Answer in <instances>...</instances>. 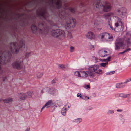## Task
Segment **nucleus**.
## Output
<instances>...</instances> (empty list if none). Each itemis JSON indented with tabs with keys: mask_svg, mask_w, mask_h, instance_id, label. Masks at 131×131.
<instances>
[{
	"mask_svg": "<svg viewBox=\"0 0 131 131\" xmlns=\"http://www.w3.org/2000/svg\"><path fill=\"white\" fill-rule=\"evenodd\" d=\"M124 39L123 38L117 39L115 42V49L118 51L121 49H124L125 48L129 46L131 43V37L127 39L124 43Z\"/></svg>",
	"mask_w": 131,
	"mask_h": 131,
	"instance_id": "f257e3e1",
	"label": "nucleus"
},
{
	"mask_svg": "<svg viewBox=\"0 0 131 131\" xmlns=\"http://www.w3.org/2000/svg\"><path fill=\"white\" fill-rule=\"evenodd\" d=\"M31 29L33 33H35L37 30L42 34H46L49 32V30L48 27H45L44 24L42 22H39L38 24V27L37 28L35 23L32 25Z\"/></svg>",
	"mask_w": 131,
	"mask_h": 131,
	"instance_id": "f03ea898",
	"label": "nucleus"
},
{
	"mask_svg": "<svg viewBox=\"0 0 131 131\" xmlns=\"http://www.w3.org/2000/svg\"><path fill=\"white\" fill-rule=\"evenodd\" d=\"M19 44L17 42H12L10 43L9 48L11 52L13 54H17L20 48H25L24 41L21 39Z\"/></svg>",
	"mask_w": 131,
	"mask_h": 131,
	"instance_id": "7ed1b4c3",
	"label": "nucleus"
},
{
	"mask_svg": "<svg viewBox=\"0 0 131 131\" xmlns=\"http://www.w3.org/2000/svg\"><path fill=\"white\" fill-rule=\"evenodd\" d=\"M95 5L96 7L99 8L102 12H103V11L108 12L111 9V7L110 3L106 2L105 5L104 6L101 4L100 0H96V3Z\"/></svg>",
	"mask_w": 131,
	"mask_h": 131,
	"instance_id": "20e7f679",
	"label": "nucleus"
},
{
	"mask_svg": "<svg viewBox=\"0 0 131 131\" xmlns=\"http://www.w3.org/2000/svg\"><path fill=\"white\" fill-rule=\"evenodd\" d=\"M50 34L52 36L55 37H59L60 39L65 38L64 32L59 29H53L50 32Z\"/></svg>",
	"mask_w": 131,
	"mask_h": 131,
	"instance_id": "39448f33",
	"label": "nucleus"
},
{
	"mask_svg": "<svg viewBox=\"0 0 131 131\" xmlns=\"http://www.w3.org/2000/svg\"><path fill=\"white\" fill-rule=\"evenodd\" d=\"M117 21L115 23V28H113L114 31L117 32H121L124 29V24L121 20L118 17H117Z\"/></svg>",
	"mask_w": 131,
	"mask_h": 131,
	"instance_id": "423d86ee",
	"label": "nucleus"
},
{
	"mask_svg": "<svg viewBox=\"0 0 131 131\" xmlns=\"http://www.w3.org/2000/svg\"><path fill=\"white\" fill-rule=\"evenodd\" d=\"M75 20L70 17L69 18L68 21H66L65 27L67 29H71L75 27Z\"/></svg>",
	"mask_w": 131,
	"mask_h": 131,
	"instance_id": "0eeeda50",
	"label": "nucleus"
},
{
	"mask_svg": "<svg viewBox=\"0 0 131 131\" xmlns=\"http://www.w3.org/2000/svg\"><path fill=\"white\" fill-rule=\"evenodd\" d=\"M99 37L103 41H111L113 40L112 35L108 33L101 34L99 35Z\"/></svg>",
	"mask_w": 131,
	"mask_h": 131,
	"instance_id": "6e6552de",
	"label": "nucleus"
},
{
	"mask_svg": "<svg viewBox=\"0 0 131 131\" xmlns=\"http://www.w3.org/2000/svg\"><path fill=\"white\" fill-rule=\"evenodd\" d=\"M99 67V66L97 65L89 66L87 68L88 73L89 76L90 77H94V75L93 72H95Z\"/></svg>",
	"mask_w": 131,
	"mask_h": 131,
	"instance_id": "1a4fd4ad",
	"label": "nucleus"
},
{
	"mask_svg": "<svg viewBox=\"0 0 131 131\" xmlns=\"http://www.w3.org/2000/svg\"><path fill=\"white\" fill-rule=\"evenodd\" d=\"M45 91L47 92L51 95H55L58 93V91L52 87L51 88H45L41 90V92L43 93H44V92Z\"/></svg>",
	"mask_w": 131,
	"mask_h": 131,
	"instance_id": "9d476101",
	"label": "nucleus"
},
{
	"mask_svg": "<svg viewBox=\"0 0 131 131\" xmlns=\"http://www.w3.org/2000/svg\"><path fill=\"white\" fill-rule=\"evenodd\" d=\"M109 51L106 49H102L100 50L99 51V55L101 57L108 56L109 55Z\"/></svg>",
	"mask_w": 131,
	"mask_h": 131,
	"instance_id": "9b49d317",
	"label": "nucleus"
},
{
	"mask_svg": "<svg viewBox=\"0 0 131 131\" xmlns=\"http://www.w3.org/2000/svg\"><path fill=\"white\" fill-rule=\"evenodd\" d=\"M22 60H17L12 64L13 67L17 69H20L21 68V62Z\"/></svg>",
	"mask_w": 131,
	"mask_h": 131,
	"instance_id": "f8f14e48",
	"label": "nucleus"
},
{
	"mask_svg": "<svg viewBox=\"0 0 131 131\" xmlns=\"http://www.w3.org/2000/svg\"><path fill=\"white\" fill-rule=\"evenodd\" d=\"M46 13V12L45 11H41L39 13V14L40 16L43 17L45 20L47 21L50 24V21L48 20L47 19L46 17L45 16V14Z\"/></svg>",
	"mask_w": 131,
	"mask_h": 131,
	"instance_id": "ddd939ff",
	"label": "nucleus"
},
{
	"mask_svg": "<svg viewBox=\"0 0 131 131\" xmlns=\"http://www.w3.org/2000/svg\"><path fill=\"white\" fill-rule=\"evenodd\" d=\"M53 104V101L51 100H49L46 103L45 105L43 106L41 109V112L42 110L45 107L47 108L50 107Z\"/></svg>",
	"mask_w": 131,
	"mask_h": 131,
	"instance_id": "4468645a",
	"label": "nucleus"
},
{
	"mask_svg": "<svg viewBox=\"0 0 131 131\" xmlns=\"http://www.w3.org/2000/svg\"><path fill=\"white\" fill-rule=\"evenodd\" d=\"M86 36L87 38L91 39H94L95 37V35L93 32H88Z\"/></svg>",
	"mask_w": 131,
	"mask_h": 131,
	"instance_id": "2eb2a0df",
	"label": "nucleus"
},
{
	"mask_svg": "<svg viewBox=\"0 0 131 131\" xmlns=\"http://www.w3.org/2000/svg\"><path fill=\"white\" fill-rule=\"evenodd\" d=\"M69 108V106L68 105H65L61 111L62 114L63 115H65L66 114V112L68 110Z\"/></svg>",
	"mask_w": 131,
	"mask_h": 131,
	"instance_id": "dca6fc26",
	"label": "nucleus"
},
{
	"mask_svg": "<svg viewBox=\"0 0 131 131\" xmlns=\"http://www.w3.org/2000/svg\"><path fill=\"white\" fill-rule=\"evenodd\" d=\"M80 77L83 78H85L88 75V71L85 72L83 71H80Z\"/></svg>",
	"mask_w": 131,
	"mask_h": 131,
	"instance_id": "f3484780",
	"label": "nucleus"
},
{
	"mask_svg": "<svg viewBox=\"0 0 131 131\" xmlns=\"http://www.w3.org/2000/svg\"><path fill=\"white\" fill-rule=\"evenodd\" d=\"M125 86V84L123 83H117L116 85V87L118 88H122Z\"/></svg>",
	"mask_w": 131,
	"mask_h": 131,
	"instance_id": "a211bd4d",
	"label": "nucleus"
},
{
	"mask_svg": "<svg viewBox=\"0 0 131 131\" xmlns=\"http://www.w3.org/2000/svg\"><path fill=\"white\" fill-rule=\"evenodd\" d=\"M118 13V15L122 18H123L126 14V11L124 12H123L120 10H118L117 12Z\"/></svg>",
	"mask_w": 131,
	"mask_h": 131,
	"instance_id": "6ab92c4d",
	"label": "nucleus"
},
{
	"mask_svg": "<svg viewBox=\"0 0 131 131\" xmlns=\"http://www.w3.org/2000/svg\"><path fill=\"white\" fill-rule=\"evenodd\" d=\"M113 15L112 13H107L104 14L103 16V17L106 19H108L110 17Z\"/></svg>",
	"mask_w": 131,
	"mask_h": 131,
	"instance_id": "aec40b11",
	"label": "nucleus"
},
{
	"mask_svg": "<svg viewBox=\"0 0 131 131\" xmlns=\"http://www.w3.org/2000/svg\"><path fill=\"white\" fill-rule=\"evenodd\" d=\"M130 94H128L127 95H125L123 93H120V94H117L116 95V96H119V97H122L124 98H126L127 97L128 95H129Z\"/></svg>",
	"mask_w": 131,
	"mask_h": 131,
	"instance_id": "412c9836",
	"label": "nucleus"
},
{
	"mask_svg": "<svg viewBox=\"0 0 131 131\" xmlns=\"http://www.w3.org/2000/svg\"><path fill=\"white\" fill-rule=\"evenodd\" d=\"M56 5L57 6L58 9L60 8L61 6V1L59 0H58L55 3Z\"/></svg>",
	"mask_w": 131,
	"mask_h": 131,
	"instance_id": "4be33fe9",
	"label": "nucleus"
},
{
	"mask_svg": "<svg viewBox=\"0 0 131 131\" xmlns=\"http://www.w3.org/2000/svg\"><path fill=\"white\" fill-rule=\"evenodd\" d=\"M20 98L21 99L23 100H24L25 99V98L26 97V95L25 94H22L21 93L19 95Z\"/></svg>",
	"mask_w": 131,
	"mask_h": 131,
	"instance_id": "5701e85b",
	"label": "nucleus"
},
{
	"mask_svg": "<svg viewBox=\"0 0 131 131\" xmlns=\"http://www.w3.org/2000/svg\"><path fill=\"white\" fill-rule=\"evenodd\" d=\"M43 73L38 72L36 74V76L38 78H39L41 77L43 75Z\"/></svg>",
	"mask_w": 131,
	"mask_h": 131,
	"instance_id": "b1692460",
	"label": "nucleus"
},
{
	"mask_svg": "<svg viewBox=\"0 0 131 131\" xmlns=\"http://www.w3.org/2000/svg\"><path fill=\"white\" fill-rule=\"evenodd\" d=\"M12 99L11 98H8L3 100L4 103H9L12 101Z\"/></svg>",
	"mask_w": 131,
	"mask_h": 131,
	"instance_id": "393cba45",
	"label": "nucleus"
},
{
	"mask_svg": "<svg viewBox=\"0 0 131 131\" xmlns=\"http://www.w3.org/2000/svg\"><path fill=\"white\" fill-rule=\"evenodd\" d=\"M119 119L121 121L122 123L124 124V123L125 119L124 118V116L122 114L120 115Z\"/></svg>",
	"mask_w": 131,
	"mask_h": 131,
	"instance_id": "a878e982",
	"label": "nucleus"
},
{
	"mask_svg": "<svg viewBox=\"0 0 131 131\" xmlns=\"http://www.w3.org/2000/svg\"><path fill=\"white\" fill-rule=\"evenodd\" d=\"M69 9L70 11L72 13H75L76 9L75 8L71 7L69 8Z\"/></svg>",
	"mask_w": 131,
	"mask_h": 131,
	"instance_id": "bb28decb",
	"label": "nucleus"
},
{
	"mask_svg": "<svg viewBox=\"0 0 131 131\" xmlns=\"http://www.w3.org/2000/svg\"><path fill=\"white\" fill-rule=\"evenodd\" d=\"M82 119L81 118H78L74 120V122L79 124L81 122Z\"/></svg>",
	"mask_w": 131,
	"mask_h": 131,
	"instance_id": "cd10ccee",
	"label": "nucleus"
},
{
	"mask_svg": "<svg viewBox=\"0 0 131 131\" xmlns=\"http://www.w3.org/2000/svg\"><path fill=\"white\" fill-rule=\"evenodd\" d=\"M108 64V63L107 62L106 63H100V66L103 67H105Z\"/></svg>",
	"mask_w": 131,
	"mask_h": 131,
	"instance_id": "c85d7f7f",
	"label": "nucleus"
},
{
	"mask_svg": "<svg viewBox=\"0 0 131 131\" xmlns=\"http://www.w3.org/2000/svg\"><path fill=\"white\" fill-rule=\"evenodd\" d=\"M131 50V49L130 48H129L127 49H126L124 51H123L122 52H121L119 53V54H123L125 52L129 51Z\"/></svg>",
	"mask_w": 131,
	"mask_h": 131,
	"instance_id": "c756f323",
	"label": "nucleus"
},
{
	"mask_svg": "<svg viewBox=\"0 0 131 131\" xmlns=\"http://www.w3.org/2000/svg\"><path fill=\"white\" fill-rule=\"evenodd\" d=\"M110 57L108 56L107 57V58L106 59H101V61H110Z\"/></svg>",
	"mask_w": 131,
	"mask_h": 131,
	"instance_id": "7c9ffc66",
	"label": "nucleus"
},
{
	"mask_svg": "<svg viewBox=\"0 0 131 131\" xmlns=\"http://www.w3.org/2000/svg\"><path fill=\"white\" fill-rule=\"evenodd\" d=\"M74 74L76 76L79 77H80V71L79 72L78 71H76L74 73Z\"/></svg>",
	"mask_w": 131,
	"mask_h": 131,
	"instance_id": "2f4dec72",
	"label": "nucleus"
},
{
	"mask_svg": "<svg viewBox=\"0 0 131 131\" xmlns=\"http://www.w3.org/2000/svg\"><path fill=\"white\" fill-rule=\"evenodd\" d=\"M67 37L68 39H71L72 38V34L70 32H68L67 34Z\"/></svg>",
	"mask_w": 131,
	"mask_h": 131,
	"instance_id": "473e14b6",
	"label": "nucleus"
},
{
	"mask_svg": "<svg viewBox=\"0 0 131 131\" xmlns=\"http://www.w3.org/2000/svg\"><path fill=\"white\" fill-rule=\"evenodd\" d=\"M114 113V111L113 110H108L107 113L108 114H110L113 113Z\"/></svg>",
	"mask_w": 131,
	"mask_h": 131,
	"instance_id": "72a5a7b5",
	"label": "nucleus"
},
{
	"mask_svg": "<svg viewBox=\"0 0 131 131\" xmlns=\"http://www.w3.org/2000/svg\"><path fill=\"white\" fill-rule=\"evenodd\" d=\"M95 73L99 74H101L102 73V70L101 69H99L98 70H97L95 72Z\"/></svg>",
	"mask_w": 131,
	"mask_h": 131,
	"instance_id": "f704fd0d",
	"label": "nucleus"
},
{
	"mask_svg": "<svg viewBox=\"0 0 131 131\" xmlns=\"http://www.w3.org/2000/svg\"><path fill=\"white\" fill-rule=\"evenodd\" d=\"M62 12L61 13H59V17H60V18H65V15H63L62 14Z\"/></svg>",
	"mask_w": 131,
	"mask_h": 131,
	"instance_id": "c9c22d12",
	"label": "nucleus"
},
{
	"mask_svg": "<svg viewBox=\"0 0 131 131\" xmlns=\"http://www.w3.org/2000/svg\"><path fill=\"white\" fill-rule=\"evenodd\" d=\"M74 47L73 46H71L70 47V51L71 52H72L74 51Z\"/></svg>",
	"mask_w": 131,
	"mask_h": 131,
	"instance_id": "e433bc0d",
	"label": "nucleus"
},
{
	"mask_svg": "<svg viewBox=\"0 0 131 131\" xmlns=\"http://www.w3.org/2000/svg\"><path fill=\"white\" fill-rule=\"evenodd\" d=\"M30 52H27L26 53L25 55V58H28L29 57V55L30 54Z\"/></svg>",
	"mask_w": 131,
	"mask_h": 131,
	"instance_id": "4c0bfd02",
	"label": "nucleus"
},
{
	"mask_svg": "<svg viewBox=\"0 0 131 131\" xmlns=\"http://www.w3.org/2000/svg\"><path fill=\"white\" fill-rule=\"evenodd\" d=\"M108 24L109 25V26H110V28L112 30H113V28L112 27V26H111V21L109 20L108 21Z\"/></svg>",
	"mask_w": 131,
	"mask_h": 131,
	"instance_id": "58836bf2",
	"label": "nucleus"
},
{
	"mask_svg": "<svg viewBox=\"0 0 131 131\" xmlns=\"http://www.w3.org/2000/svg\"><path fill=\"white\" fill-rule=\"evenodd\" d=\"M57 82V80L56 78L54 79L51 81V83L52 84H53L54 83H56Z\"/></svg>",
	"mask_w": 131,
	"mask_h": 131,
	"instance_id": "ea45409f",
	"label": "nucleus"
},
{
	"mask_svg": "<svg viewBox=\"0 0 131 131\" xmlns=\"http://www.w3.org/2000/svg\"><path fill=\"white\" fill-rule=\"evenodd\" d=\"M115 71H110L106 73V74L107 75H110L113 74L115 73Z\"/></svg>",
	"mask_w": 131,
	"mask_h": 131,
	"instance_id": "a19ab883",
	"label": "nucleus"
},
{
	"mask_svg": "<svg viewBox=\"0 0 131 131\" xmlns=\"http://www.w3.org/2000/svg\"><path fill=\"white\" fill-rule=\"evenodd\" d=\"M27 94L28 95V96L29 97H31L32 95V93L31 92H28L27 93Z\"/></svg>",
	"mask_w": 131,
	"mask_h": 131,
	"instance_id": "79ce46f5",
	"label": "nucleus"
},
{
	"mask_svg": "<svg viewBox=\"0 0 131 131\" xmlns=\"http://www.w3.org/2000/svg\"><path fill=\"white\" fill-rule=\"evenodd\" d=\"M130 81V79L129 78L126 79V81L124 82V83H125V84H126L128 82H129Z\"/></svg>",
	"mask_w": 131,
	"mask_h": 131,
	"instance_id": "37998d69",
	"label": "nucleus"
},
{
	"mask_svg": "<svg viewBox=\"0 0 131 131\" xmlns=\"http://www.w3.org/2000/svg\"><path fill=\"white\" fill-rule=\"evenodd\" d=\"M59 67H60L61 68L63 69L65 68V66L63 64H60L59 65Z\"/></svg>",
	"mask_w": 131,
	"mask_h": 131,
	"instance_id": "c03bdc74",
	"label": "nucleus"
},
{
	"mask_svg": "<svg viewBox=\"0 0 131 131\" xmlns=\"http://www.w3.org/2000/svg\"><path fill=\"white\" fill-rule=\"evenodd\" d=\"M127 102H129L131 101V96H130L128 97L127 100Z\"/></svg>",
	"mask_w": 131,
	"mask_h": 131,
	"instance_id": "a18cd8bd",
	"label": "nucleus"
},
{
	"mask_svg": "<svg viewBox=\"0 0 131 131\" xmlns=\"http://www.w3.org/2000/svg\"><path fill=\"white\" fill-rule=\"evenodd\" d=\"M30 129V127H28L24 131H29Z\"/></svg>",
	"mask_w": 131,
	"mask_h": 131,
	"instance_id": "49530a36",
	"label": "nucleus"
},
{
	"mask_svg": "<svg viewBox=\"0 0 131 131\" xmlns=\"http://www.w3.org/2000/svg\"><path fill=\"white\" fill-rule=\"evenodd\" d=\"M117 111L118 112H122L123 111V110L122 109H117Z\"/></svg>",
	"mask_w": 131,
	"mask_h": 131,
	"instance_id": "de8ad7c7",
	"label": "nucleus"
},
{
	"mask_svg": "<svg viewBox=\"0 0 131 131\" xmlns=\"http://www.w3.org/2000/svg\"><path fill=\"white\" fill-rule=\"evenodd\" d=\"M94 48V46L93 45H91L90 46V48L91 49H92L93 48Z\"/></svg>",
	"mask_w": 131,
	"mask_h": 131,
	"instance_id": "09e8293b",
	"label": "nucleus"
},
{
	"mask_svg": "<svg viewBox=\"0 0 131 131\" xmlns=\"http://www.w3.org/2000/svg\"><path fill=\"white\" fill-rule=\"evenodd\" d=\"M86 88L87 89H89L90 88V87L89 85H87L86 86Z\"/></svg>",
	"mask_w": 131,
	"mask_h": 131,
	"instance_id": "8fccbe9b",
	"label": "nucleus"
},
{
	"mask_svg": "<svg viewBox=\"0 0 131 131\" xmlns=\"http://www.w3.org/2000/svg\"><path fill=\"white\" fill-rule=\"evenodd\" d=\"M7 78L6 77H5L4 78H3V80L4 81H5V79H6Z\"/></svg>",
	"mask_w": 131,
	"mask_h": 131,
	"instance_id": "3c124183",
	"label": "nucleus"
},
{
	"mask_svg": "<svg viewBox=\"0 0 131 131\" xmlns=\"http://www.w3.org/2000/svg\"><path fill=\"white\" fill-rule=\"evenodd\" d=\"M95 60H96V62H98V59L97 58H95Z\"/></svg>",
	"mask_w": 131,
	"mask_h": 131,
	"instance_id": "603ef678",
	"label": "nucleus"
},
{
	"mask_svg": "<svg viewBox=\"0 0 131 131\" xmlns=\"http://www.w3.org/2000/svg\"><path fill=\"white\" fill-rule=\"evenodd\" d=\"M80 95H81L80 94H79V93H78L77 94V96L78 97L79 96H80Z\"/></svg>",
	"mask_w": 131,
	"mask_h": 131,
	"instance_id": "864d4df0",
	"label": "nucleus"
},
{
	"mask_svg": "<svg viewBox=\"0 0 131 131\" xmlns=\"http://www.w3.org/2000/svg\"><path fill=\"white\" fill-rule=\"evenodd\" d=\"M53 108V109L52 110V111H51L50 110V111L51 112V111H53L54 110V107H53V108L52 107H51V108Z\"/></svg>",
	"mask_w": 131,
	"mask_h": 131,
	"instance_id": "5fc2aeb1",
	"label": "nucleus"
},
{
	"mask_svg": "<svg viewBox=\"0 0 131 131\" xmlns=\"http://www.w3.org/2000/svg\"><path fill=\"white\" fill-rule=\"evenodd\" d=\"M92 108L91 107H90V108H89V110H92Z\"/></svg>",
	"mask_w": 131,
	"mask_h": 131,
	"instance_id": "6e6d98bb",
	"label": "nucleus"
},
{
	"mask_svg": "<svg viewBox=\"0 0 131 131\" xmlns=\"http://www.w3.org/2000/svg\"><path fill=\"white\" fill-rule=\"evenodd\" d=\"M79 97H80V98H82V97L81 96H79Z\"/></svg>",
	"mask_w": 131,
	"mask_h": 131,
	"instance_id": "4d7b16f0",
	"label": "nucleus"
},
{
	"mask_svg": "<svg viewBox=\"0 0 131 131\" xmlns=\"http://www.w3.org/2000/svg\"><path fill=\"white\" fill-rule=\"evenodd\" d=\"M129 79H130V81H131V77L130 78H129Z\"/></svg>",
	"mask_w": 131,
	"mask_h": 131,
	"instance_id": "13d9d810",
	"label": "nucleus"
},
{
	"mask_svg": "<svg viewBox=\"0 0 131 131\" xmlns=\"http://www.w3.org/2000/svg\"><path fill=\"white\" fill-rule=\"evenodd\" d=\"M81 4L82 5V6H83V5L81 3Z\"/></svg>",
	"mask_w": 131,
	"mask_h": 131,
	"instance_id": "bf43d9fd",
	"label": "nucleus"
},
{
	"mask_svg": "<svg viewBox=\"0 0 131 131\" xmlns=\"http://www.w3.org/2000/svg\"><path fill=\"white\" fill-rule=\"evenodd\" d=\"M87 99H89V97H87Z\"/></svg>",
	"mask_w": 131,
	"mask_h": 131,
	"instance_id": "052dcab7",
	"label": "nucleus"
},
{
	"mask_svg": "<svg viewBox=\"0 0 131 131\" xmlns=\"http://www.w3.org/2000/svg\"><path fill=\"white\" fill-rule=\"evenodd\" d=\"M95 24H95V23H94V25H95Z\"/></svg>",
	"mask_w": 131,
	"mask_h": 131,
	"instance_id": "680f3d73",
	"label": "nucleus"
},
{
	"mask_svg": "<svg viewBox=\"0 0 131 131\" xmlns=\"http://www.w3.org/2000/svg\"><path fill=\"white\" fill-rule=\"evenodd\" d=\"M4 64H5V62H4Z\"/></svg>",
	"mask_w": 131,
	"mask_h": 131,
	"instance_id": "e2e57ef3",
	"label": "nucleus"
},
{
	"mask_svg": "<svg viewBox=\"0 0 131 131\" xmlns=\"http://www.w3.org/2000/svg\"><path fill=\"white\" fill-rule=\"evenodd\" d=\"M99 13H101V12H99Z\"/></svg>",
	"mask_w": 131,
	"mask_h": 131,
	"instance_id": "0e129e2a",
	"label": "nucleus"
}]
</instances>
